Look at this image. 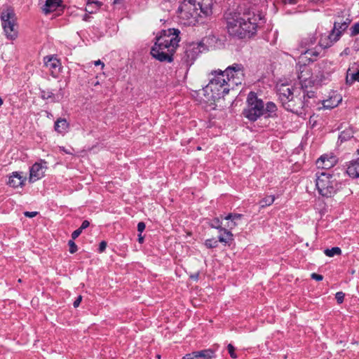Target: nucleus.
<instances>
[{"mask_svg":"<svg viewBox=\"0 0 359 359\" xmlns=\"http://www.w3.org/2000/svg\"><path fill=\"white\" fill-rule=\"evenodd\" d=\"M351 36H355L359 34V22L352 25L350 29Z\"/></svg>","mask_w":359,"mask_h":359,"instance_id":"obj_36","label":"nucleus"},{"mask_svg":"<svg viewBox=\"0 0 359 359\" xmlns=\"http://www.w3.org/2000/svg\"><path fill=\"white\" fill-rule=\"evenodd\" d=\"M243 217V215L238 213H229L224 217V219L229 220L230 222L227 224V228L233 229L237 226V222L241 220Z\"/></svg>","mask_w":359,"mask_h":359,"instance_id":"obj_23","label":"nucleus"},{"mask_svg":"<svg viewBox=\"0 0 359 359\" xmlns=\"http://www.w3.org/2000/svg\"><path fill=\"white\" fill-rule=\"evenodd\" d=\"M46 161L41 160V162H36L31 168L29 170V181L35 182L44 175V170L46 168Z\"/></svg>","mask_w":359,"mask_h":359,"instance_id":"obj_14","label":"nucleus"},{"mask_svg":"<svg viewBox=\"0 0 359 359\" xmlns=\"http://www.w3.org/2000/svg\"><path fill=\"white\" fill-rule=\"evenodd\" d=\"M316 185L318 193L324 197H331L341 188V182H339L336 176L325 171L316 173Z\"/></svg>","mask_w":359,"mask_h":359,"instance_id":"obj_6","label":"nucleus"},{"mask_svg":"<svg viewBox=\"0 0 359 359\" xmlns=\"http://www.w3.org/2000/svg\"><path fill=\"white\" fill-rule=\"evenodd\" d=\"M25 179L18 172H12L9 177L8 184L13 188H18L24 184Z\"/></svg>","mask_w":359,"mask_h":359,"instance_id":"obj_20","label":"nucleus"},{"mask_svg":"<svg viewBox=\"0 0 359 359\" xmlns=\"http://www.w3.org/2000/svg\"><path fill=\"white\" fill-rule=\"evenodd\" d=\"M301 0H284L285 4L294 5L299 3Z\"/></svg>","mask_w":359,"mask_h":359,"instance_id":"obj_50","label":"nucleus"},{"mask_svg":"<svg viewBox=\"0 0 359 359\" xmlns=\"http://www.w3.org/2000/svg\"><path fill=\"white\" fill-rule=\"evenodd\" d=\"M350 69L347 72L346 82L348 85L353 84L355 81H359V69L355 73H350Z\"/></svg>","mask_w":359,"mask_h":359,"instance_id":"obj_29","label":"nucleus"},{"mask_svg":"<svg viewBox=\"0 0 359 359\" xmlns=\"http://www.w3.org/2000/svg\"><path fill=\"white\" fill-rule=\"evenodd\" d=\"M275 201L274 196H267L262 198L260 202L261 208H265L266 206L271 205Z\"/></svg>","mask_w":359,"mask_h":359,"instance_id":"obj_31","label":"nucleus"},{"mask_svg":"<svg viewBox=\"0 0 359 359\" xmlns=\"http://www.w3.org/2000/svg\"><path fill=\"white\" fill-rule=\"evenodd\" d=\"M205 245L208 248H215L218 246V241L215 238L207 239L205 241Z\"/></svg>","mask_w":359,"mask_h":359,"instance_id":"obj_33","label":"nucleus"},{"mask_svg":"<svg viewBox=\"0 0 359 359\" xmlns=\"http://www.w3.org/2000/svg\"><path fill=\"white\" fill-rule=\"evenodd\" d=\"M95 66H97V65H101L102 66V68L104 67V64L100 60H98L97 61H95Z\"/></svg>","mask_w":359,"mask_h":359,"instance_id":"obj_52","label":"nucleus"},{"mask_svg":"<svg viewBox=\"0 0 359 359\" xmlns=\"http://www.w3.org/2000/svg\"><path fill=\"white\" fill-rule=\"evenodd\" d=\"M202 48H204V44L202 42H192L184 47V51L181 57V67L187 70L194 64L198 55L201 53Z\"/></svg>","mask_w":359,"mask_h":359,"instance_id":"obj_9","label":"nucleus"},{"mask_svg":"<svg viewBox=\"0 0 359 359\" xmlns=\"http://www.w3.org/2000/svg\"><path fill=\"white\" fill-rule=\"evenodd\" d=\"M305 95L306 100H308L310 102V99H313L315 97V93L313 91H303V95L302 96H304Z\"/></svg>","mask_w":359,"mask_h":359,"instance_id":"obj_40","label":"nucleus"},{"mask_svg":"<svg viewBox=\"0 0 359 359\" xmlns=\"http://www.w3.org/2000/svg\"><path fill=\"white\" fill-rule=\"evenodd\" d=\"M295 92L296 90L292 86H289L286 84H281L278 86L277 95L278 96V100L284 109L285 102H287V100H288L289 103L290 100L293 99V97L296 95Z\"/></svg>","mask_w":359,"mask_h":359,"instance_id":"obj_12","label":"nucleus"},{"mask_svg":"<svg viewBox=\"0 0 359 359\" xmlns=\"http://www.w3.org/2000/svg\"><path fill=\"white\" fill-rule=\"evenodd\" d=\"M137 241L140 243H143L144 241V236H142V233H139Z\"/></svg>","mask_w":359,"mask_h":359,"instance_id":"obj_51","label":"nucleus"},{"mask_svg":"<svg viewBox=\"0 0 359 359\" xmlns=\"http://www.w3.org/2000/svg\"><path fill=\"white\" fill-rule=\"evenodd\" d=\"M311 278L317 281H320L323 279V276L322 275L316 273H311Z\"/></svg>","mask_w":359,"mask_h":359,"instance_id":"obj_45","label":"nucleus"},{"mask_svg":"<svg viewBox=\"0 0 359 359\" xmlns=\"http://www.w3.org/2000/svg\"><path fill=\"white\" fill-rule=\"evenodd\" d=\"M222 231L224 232V235H219L218 236V242L230 245L231 243L233 240V236L232 233L226 229H224L222 230Z\"/></svg>","mask_w":359,"mask_h":359,"instance_id":"obj_25","label":"nucleus"},{"mask_svg":"<svg viewBox=\"0 0 359 359\" xmlns=\"http://www.w3.org/2000/svg\"><path fill=\"white\" fill-rule=\"evenodd\" d=\"M90 8L95 9V6H90Z\"/></svg>","mask_w":359,"mask_h":359,"instance_id":"obj_62","label":"nucleus"},{"mask_svg":"<svg viewBox=\"0 0 359 359\" xmlns=\"http://www.w3.org/2000/svg\"><path fill=\"white\" fill-rule=\"evenodd\" d=\"M348 22H335L334 23L333 29L331 31V35L334 36V41H338L342 33L347 29L348 27Z\"/></svg>","mask_w":359,"mask_h":359,"instance_id":"obj_17","label":"nucleus"},{"mask_svg":"<svg viewBox=\"0 0 359 359\" xmlns=\"http://www.w3.org/2000/svg\"><path fill=\"white\" fill-rule=\"evenodd\" d=\"M211 75L212 77L208 84L202 90L206 102H215L223 97L229 93L231 86L222 70L212 72Z\"/></svg>","mask_w":359,"mask_h":359,"instance_id":"obj_4","label":"nucleus"},{"mask_svg":"<svg viewBox=\"0 0 359 359\" xmlns=\"http://www.w3.org/2000/svg\"><path fill=\"white\" fill-rule=\"evenodd\" d=\"M310 1L311 3H313V4H318V3H320V2H323L324 0H310Z\"/></svg>","mask_w":359,"mask_h":359,"instance_id":"obj_53","label":"nucleus"},{"mask_svg":"<svg viewBox=\"0 0 359 359\" xmlns=\"http://www.w3.org/2000/svg\"><path fill=\"white\" fill-rule=\"evenodd\" d=\"M102 3L98 1L88 0L85 11L88 13H94L102 6Z\"/></svg>","mask_w":359,"mask_h":359,"instance_id":"obj_26","label":"nucleus"},{"mask_svg":"<svg viewBox=\"0 0 359 359\" xmlns=\"http://www.w3.org/2000/svg\"><path fill=\"white\" fill-rule=\"evenodd\" d=\"M197 358L196 351H194L190 353H187L183 356L182 359H196Z\"/></svg>","mask_w":359,"mask_h":359,"instance_id":"obj_41","label":"nucleus"},{"mask_svg":"<svg viewBox=\"0 0 359 359\" xmlns=\"http://www.w3.org/2000/svg\"><path fill=\"white\" fill-rule=\"evenodd\" d=\"M356 152H357V154H358V155H359V149H357ZM358 158L359 159V157H358Z\"/></svg>","mask_w":359,"mask_h":359,"instance_id":"obj_61","label":"nucleus"},{"mask_svg":"<svg viewBox=\"0 0 359 359\" xmlns=\"http://www.w3.org/2000/svg\"><path fill=\"white\" fill-rule=\"evenodd\" d=\"M324 253L326 256L332 257L334 255H340L341 254V250L339 247H333L331 249H325Z\"/></svg>","mask_w":359,"mask_h":359,"instance_id":"obj_30","label":"nucleus"},{"mask_svg":"<svg viewBox=\"0 0 359 359\" xmlns=\"http://www.w3.org/2000/svg\"><path fill=\"white\" fill-rule=\"evenodd\" d=\"M180 31L178 29H168L160 31L155 37V43L150 53L161 62L170 63L180 41Z\"/></svg>","mask_w":359,"mask_h":359,"instance_id":"obj_2","label":"nucleus"},{"mask_svg":"<svg viewBox=\"0 0 359 359\" xmlns=\"http://www.w3.org/2000/svg\"><path fill=\"white\" fill-rule=\"evenodd\" d=\"M68 245L69 247V251L71 254L75 253L78 250L77 245L74 242L73 239L68 241Z\"/></svg>","mask_w":359,"mask_h":359,"instance_id":"obj_34","label":"nucleus"},{"mask_svg":"<svg viewBox=\"0 0 359 359\" xmlns=\"http://www.w3.org/2000/svg\"><path fill=\"white\" fill-rule=\"evenodd\" d=\"M343 53L346 54V55H348L349 53V48H346L344 51H343Z\"/></svg>","mask_w":359,"mask_h":359,"instance_id":"obj_54","label":"nucleus"},{"mask_svg":"<svg viewBox=\"0 0 359 359\" xmlns=\"http://www.w3.org/2000/svg\"><path fill=\"white\" fill-rule=\"evenodd\" d=\"M98 84H99V83H98V81H97V82L95 83V86L98 85Z\"/></svg>","mask_w":359,"mask_h":359,"instance_id":"obj_63","label":"nucleus"},{"mask_svg":"<svg viewBox=\"0 0 359 359\" xmlns=\"http://www.w3.org/2000/svg\"><path fill=\"white\" fill-rule=\"evenodd\" d=\"M82 231H83L80 228H79L76 230L72 232V238L73 240L76 239V238H78L81 235Z\"/></svg>","mask_w":359,"mask_h":359,"instance_id":"obj_43","label":"nucleus"},{"mask_svg":"<svg viewBox=\"0 0 359 359\" xmlns=\"http://www.w3.org/2000/svg\"><path fill=\"white\" fill-rule=\"evenodd\" d=\"M197 149H198V150H201V147H198Z\"/></svg>","mask_w":359,"mask_h":359,"instance_id":"obj_64","label":"nucleus"},{"mask_svg":"<svg viewBox=\"0 0 359 359\" xmlns=\"http://www.w3.org/2000/svg\"><path fill=\"white\" fill-rule=\"evenodd\" d=\"M277 111L278 107L274 102L269 101L264 103L256 93L250 91L248 94L242 114L250 122H255L262 116L265 118H276Z\"/></svg>","mask_w":359,"mask_h":359,"instance_id":"obj_3","label":"nucleus"},{"mask_svg":"<svg viewBox=\"0 0 359 359\" xmlns=\"http://www.w3.org/2000/svg\"><path fill=\"white\" fill-rule=\"evenodd\" d=\"M62 6V0H46L42 8L45 14L55 11L59 7Z\"/></svg>","mask_w":359,"mask_h":359,"instance_id":"obj_19","label":"nucleus"},{"mask_svg":"<svg viewBox=\"0 0 359 359\" xmlns=\"http://www.w3.org/2000/svg\"><path fill=\"white\" fill-rule=\"evenodd\" d=\"M156 358H157L158 359H160V358H161V355H156Z\"/></svg>","mask_w":359,"mask_h":359,"instance_id":"obj_60","label":"nucleus"},{"mask_svg":"<svg viewBox=\"0 0 359 359\" xmlns=\"http://www.w3.org/2000/svg\"><path fill=\"white\" fill-rule=\"evenodd\" d=\"M107 243L106 241H101L99 245L98 252L100 253L103 252L107 248Z\"/></svg>","mask_w":359,"mask_h":359,"instance_id":"obj_42","label":"nucleus"},{"mask_svg":"<svg viewBox=\"0 0 359 359\" xmlns=\"http://www.w3.org/2000/svg\"><path fill=\"white\" fill-rule=\"evenodd\" d=\"M353 48L355 51H359V37L356 38L353 41Z\"/></svg>","mask_w":359,"mask_h":359,"instance_id":"obj_47","label":"nucleus"},{"mask_svg":"<svg viewBox=\"0 0 359 359\" xmlns=\"http://www.w3.org/2000/svg\"><path fill=\"white\" fill-rule=\"evenodd\" d=\"M81 300H82V296L81 295L78 296L77 298L76 299V300L73 303L74 307V308L78 307L79 306Z\"/></svg>","mask_w":359,"mask_h":359,"instance_id":"obj_48","label":"nucleus"},{"mask_svg":"<svg viewBox=\"0 0 359 359\" xmlns=\"http://www.w3.org/2000/svg\"><path fill=\"white\" fill-rule=\"evenodd\" d=\"M64 91L62 87H60L58 91L55 93L51 89H41L40 97L42 100H48L51 102H59L64 97Z\"/></svg>","mask_w":359,"mask_h":359,"instance_id":"obj_13","label":"nucleus"},{"mask_svg":"<svg viewBox=\"0 0 359 359\" xmlns=\"http://www.w3.org/2000/svg\"><path fill=\"white\" fill-rule=\"evenodd\" d=\"M344 293L342 292H338L335 294V298L338 304H341L344 299Z\"/></svg>","mask_w":359,"mask_h":359,"instance_id":"obj_39","label":"nucleus"},{"mask_svg":"<svg viewBox=\"0 0 359 359\" xmlns=\"http://www.w3.org/2000/svg\"><path fill=\"white\" fill-rule=\"evenodd\" d=\"M224 19L229 34L238 39H250L257 34L264 15L254 6H249L238 12L225 13Z\"/></svg>","mask_w":359,"mask_h":359,"instance_id":"obj_1","label":"nucleus"},{"mask_svg":"<svg viewBox=\"0 0 359 359\" xmlns=\"http://www.w3.org/2000/svg\"><path fill=\"white\" fill-rule=\"evenodd\" d=\"M198 276H199V274L198 273H196V275L194 276H191V277L192 278H194L195 280H197L198 278Z\"/></svg>","mask_w":359,"mask_h":359,"instance_id":"obj_55","label":"nucleus"},{"mask_svg":"<svg viewBox=\"0 0 359 359\" xmlns=\"http://www.w3.org/2000/svg\"><path fill=\"white\" fill-rule=\"evenodd\" d=\"M88 18H89V17H88L87 15H86L84 16V18H83V20H87Z\"/></svg>","mask_w":359,"mask_h":359,"instance_id":"obj_57","label":"nucleus"},{"mask_svg":"<svg viewBox=\"0 0 359 359\" xmlns=\"http://www.w3.org/2000/svg\"><path fill=\"white\" fill-rule=\"evenodd\" d=\"M316 39L314 36H310L309 38H306L302 41V43L305 44L306 46H309L310 45H313L315 43Z\"/></svg>","mask_w":359,"mask_h":359,"instance_id":"obj_38","label":"nucleus"},{"mask_svg":"<svg viewBox=\"0 0 359 359\" xmlns=\"http://www.w3.org/2000/svg\"><path fill=\"white\" fill-rule=\"evenodd\" d=\"M196 354L197 358H201L203 359H212L215 358V351L211 348L196 351Z\"/></svg>","mask_w":359,"mask_h":359,"instance_id":"obj_27","label":"nucleus"},{"mask_svg":"<svg viewBox=\"0 0 359 359\" xmlns=\"http://www.w3.org/2000/svg\"><path fill=\"white\" fill-rule=\"evenodd\" d=\"M122 0H114V4H118Z\"/></svg>","mask_w":359,"mask_h":359,"instance_id":"obj_56","label":"nucleus"},{"mask_svg":"<svg viewBox=\"0 0 359 359\" xmlns=\"http://www.w3.org/2000/svg\"><path fill=\"white\" fill-rule=\"evenodd\" d=\"M227 350H228V352H229L230 356L232 358H237L238 356H237L236 353H235V348L231 344H228Z\"/></svg>","mask_w":359,"mask_h":359,"instance_id":"obj_37","label":"nucleus"},{"mask_svg":"<svg viewBox=\"0 0 359 359\" xmlns=\"http://www.w3.org/2000/svg\"><path fill=\"white\" fill-rule=\"evenodd\" d=\"M209 225L210 227L219 230V232H222V230H223L224 228L222 226V222L218 217H215L212 219Z\"/></svg>","mask_w":359,"mask_h":359,"instance_id":"obj_32","label":"nucleus"},{"mask_svg":"<svg viewBox=\"0 0 359 359\" xmlns=\"http://www.w3.org/2000/svg\"><path fill=\"white\" fill-rule=\"evenodd\" d=\"M69 123L65 118H58L54 124V130L61 135L67 133L69 129Z\"/></svg>","mask_w":359,"mask_h":359,"instance_id":"obj_18","label":"nucleus"},{"mask_svg":"<svg viewBox=\"0 0 359 359\" xmlns=\"http://www.w3.org/2000/svg\"><path fill=\"white\" fill-rule=\"evenodd\" d=\"M297 76L302 87H307L315 83H323L328 79L330 74L319 72L314 78L311 69L306 65H299L297 69Z\"/></svg>","mask_w":359,"mask_h":359,"instance_id":"obj_8","label":"nucleus"},{"mask_svg":"<svg viewBox=\"0 0 359 359\" xmlns=\"http://www.w3.org/2000/svg\"><path fill=\"white\" fill-rule=\"evenodd\" d=\"M62 150H63L66 154H69V152H68V151H67V149H65V148H64V147L62 148Z\"/></svg>","mask_w":359,"mask_h":359,"instance_id":"obj_59","label":"nucleus"},{"mask_svg":"<svg viewBox=\"0 0 359 359\" xmlns=\"http://www.w3.org/2000/svg\"><path fill=\"white\" fill-rule=\"evenodd\" d=\"M353 137V130L351 128H346L339 135V140L344 142L351 140Z\"/></svg>","mask_w":359,"mask_h":359,"instance_id":"obj_28","label":"nucleus"},{"mask_svg":"<svg viewBox=\"0 0 359 359\" xmlns=\"http://www.w3.org/2000/svg\"><path fill=\"white\" fill-rule=\"evenodd\" d=\"M213 0H184L177 8V13L181 17L196 18L201 16L202 13L204 16H208L212 13Z\"/></svg>","mask_w":359,"mask_h":359,"instance_id":"obj_5","label":"nucleus"},{"mask_svg":"<svg viewBox=\"0 0 359 359\" xmlns=\"http://www.w3.org/2000/svg\"><path fill=\"white\" fill-rule=\"evenodd\" d=\"M90 225V222L88 220L83 221L81 226L79 227L82 231L88 228Z\"/></svg>","mask_w":359,"mask_h":359,"instance_id":"obj_49","label":"nucleus"},{"mask_svg":"<svg viewBox=\"0 0 359 359\" xmlns=\"http://www.w3.org/2000/svg\"><path fill=\"white\" fill-rule=\"evenodd\" d=\"M337 162L336 156L333 155H323L316 161V164L318 168L328 170L332 168Z\"/></svg>","mask_w":359,"mask_h":359,"instance_id":"obj_16","label":"nucleus"},{"mask_svg":"<svg viewBox=\"0 0 359 359\" xmlns=\"http://www.w3.org/2000/svg\"><path fill=\"white\" fill-rule=\"evenodd\" d=\"M347 174L352 178L359 177V159L351 161L348 165L347 170Z\"/></svg>","mask_w":359,"mask_h":359,"instance_id":"obj_21","label":"nucleus"},{"mask_svg":"<svg viewBox=\"0 0 359 359\" xmlns=\"http://www.w3.org/2000/svg\"><path fill=\"white\" fill-rule=\"evenodd\" d=\"M334 36L331 35V32L328 35H322L319 42L318 45L320 48H323V49L329 48L333 45L334 43L337 42V41H334Z\"/></svg>","mask_w":359,"mask_h":359,"instance_id":"obj_22","label":"nucleus"},{"mask_svg":"<svg viewBox=\"0 0 359 359\" xmlns=\"http://www.w3.org/2000/svg\"><path fill=\"white\" fill-rule=\"evenodd\" d=\"M323 48H320L319 45L316 46L313 48H308L304 52V54L306 55V57L309 59L311 61H314L319 56Z\"/></svg>","mask_w":359,"mask_h":359,"instance_id":"obj_24","label":"nucleus"},{"mask_svg":"<svg viewBox=\"0 0 359 359\" xmlns=\"http://www.w3.org/2000/svg\"><path fill=\"white\" fill-rule=\"evenodd\" d=\"M38 214V212H28V211H26L24 212V215L25 217H29V218H32V217H34L35 216H36Z\"/></svg>","mask_w":359,"mask_h":359,"instance_id":"obj_46","label":"nucleus"},{"mask_svg":"<svg viewBox=\"0 0 359 359\" xmlns=\"http://www.w3.org/2000/svg\"><path fill=\"white\" fill-rule=\"evenodd\" d=\"M1 25L6 38L14 40L18 37L16 16L13 8L8 7L0 15Z\"/></svg>","mask_w":359,"mask_h":359,"instance_id":"obj_7","label":"nucleus"},{"mask_svg":"<svg viewBox=\"0 0 359 359\" xmlns=\"http://www.w3.org/2000/svg\"><path fill=\"white\" fill-rule=\"evenodd\" d=\"M43 62L45 66L50 71L51 75L56 78L61 66L60 60L53 55H48L44 57Z\"/></svg>","mask_w":359,"mask_h":359,"instance_id":"obj_15","label":"nucleus"},{"mask_svg":"<svg viewBox=\"0 0 359 359\" xmlns=\"http://www.w3.org/2000/svg\"><path fill=\"white\" fill-rule=\"evenodd\" d=\"M145 227H146V225H145L144 222H140L137 224V231H138V232H140V233H142L144 231Z\"/></svg>","mask_w":359,"mask_h":359,"instance_id":"obj_44","label":"nucleus"},{"mask_svg":"<svg viewBox=\"0 0 359 359\" xmlns=\"http://www.w3.org/2000/svg\"><path fill=\"white\" fill-rule=\"evenodd\" d=\"M225 78L228 82L233 86H238L242 83L245 78V68L241 63H233L229 66L224 71Z\"/></svg>","mask_w":359,"mask_h":359,"instance_id":"obj_11","label":"nucleus"},{"mask_svg":"<svg viewBox=\"0 0 359 359\" xmlns=\"http://www.w3.org/2000/svg\"><path fill=\"white\" fill-rule=\"evenodd\" d=\"M341 101L340 100H337L334 103H330V100H324L323 102V106L325 108H334V107H337L339 104V102Z\"/></svg>","mask_w":359,"mask_h":359,"instance_id":"obj_35","label":"nucleus"},{"mask_svg":"<svg viewBox=\"0 0 359 359\" xmlns=\"http://www.w3.org/2000/svg\"><path fill=\"white\" fill-rule=\"evenodd\" d=\"M4 102L3 100L0 97V106L3 104Z\"/></svg>","mask_w":359,"mask_h":359,"instance_id":"obj_58","label":"nucleus"},{"mask_svg":"<svg viewBox=\"0 0 359 359\" xmlns=\"http://www.w3.org/2000/svg\"><path fill=\"white\" fill-rule=\"evenodd\" d=\"M311 102L306 100L305 95L301 96L300 94H296L293 99L290 100L289 103L288 100H287V102H285V109L293 114L302 115L305 114L307 109L311 107Z\"/></svg>","mask_w":359,"mask_h":359,"instance_id":"obj_10","label":"nucleus"}]
</instances>
